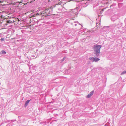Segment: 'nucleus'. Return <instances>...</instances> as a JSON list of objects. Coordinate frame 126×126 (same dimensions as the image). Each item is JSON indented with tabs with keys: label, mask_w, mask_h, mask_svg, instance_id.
<instances>
[{
	"label": "nucleus",
	"mask_w": 126,
	"mask_h": 126,
	"mask_svg": "<svg viewBox=\"0 0 126 126\" xmlns=\"http://www.w3.org/2000/svg\"><path fill=\"white\" fill-rule=\"evenodd\" d=\"M94 91H91L90 92V94H88L87 96V97L88 98H89L93 94V93H94Z\"/></svg>",
	"instance_id": "obj_4"
},
{
	"label": "nucleus",
	"mask_w": 126,
	"mask_h": 126,
	"mask_svg": "<svg viewBox=\"0 0 126 126\" xmlns=\"http://www.w3.org/2000/svg\"><path fill=\"white\" fill-rule=\"evenodd\" d=\"M35 0H34V1H35Z\"/></svg>",
	"instance_id": "obj_14"
},
{
	"label": "nucleus",
	"mask_w": 126,
	"mask_h": 126,
	"mask_svg": "<svg viewBox=\"0 0 126 126\" xmlns=\"http://www.w3.org/2000/svg\"><path fill=\"white\" fill-rule=\"evenodd\" d=\"M30 100H29L26 101L25 102V107H26L28 105V103H29V102L30 101Z\"/></svg>",
	"instance_id": "obj_5"
},
{
	"label": "nucleus",
	"mask_w": 126,
	"mask_h": 126,
	"mask_svg": "<svg viewBox=\"0 0 126 126\" xmlns=\"http://www.w3.org/2000/svg\"><path fill=\"white\" fill-rule=\"evenodd\" d=\"M99 60L100 59L98 58H94V61L96 62L97 61H99Z\"/></svg>",
	"instance_id": "obj_7"
},
{
	"label": "nucleus",
	"mask_w": 126,
	"mask_h": 126,
	"mask_svg": "<svg viewBox=\"0 0 126 126\" xmlns=\"http://www.w3.org/2000/svg\"><path fill=\"white\" fill-rule=\"evenodd\" d=\"M101 47L100 45H96L94 46L93 47V49L94 51V53L96 54V56L99 55L100 53V49Z\"/></svg>",
	"instance_id": "obj_1"
},
{
	"label": "nucleus",
	"mask_w": 126,
	"mask_h": 126,
	"mask_svg": "<svg viewBox=\"0 0 126 126\" xmlns=\"http://www.w3.org/2000/svg\"><path fill=\"white\" fill-rule=\"evenodd\" d=\"M65 57H64L63 58V59H62L63 60H63H64L65 59Z\"/></svg>",
	"instance_id": "obj_13"
},
{
	"label": "nucleus",
	"mask_w": 126,
	"mask_h": 126,
	"mask_svg": "<svg viewBox=\"0 0 126 126\" xmlns=\"http://www.w3.org/2000/svg\"><path fill=\"white\" fill-rule=\"evenodd\" d=\"M89 59L92 62H93L94 61V57H91L90 58H89Z\"/></svg>",
	"instance_id": "obj_6"
},
{
	"label": "nucleus",
	"mask_w": 126,
	"mask_h": 126,
	"mask_svg": "<svg viewBox=\"0 0 126 126\" xmlns=\"http://www.w3.org/2000/svg\"><path fill=\"white\" fill-rule=\"evenodd\" d=\"M17 19H18V20L19 21L21 20V19H19V18H17Z\"/></svg>",
	"instance_id": "obj_12"
},
{
	"label": "nucleus",
	"mask_w": 126,
	"mask_h": 126,
	"mask_svg": "<svg viewBox=\"0 0 126 126\" xmlns=\"http://www.w3.org/2000/svg\"><path fill=\"white\" fill-rule=\"evenodd\" d=\"M1 41H3L4 40V39L3 38H1Z\"/></svg>",
	"instance_id": "obj_11"
},
{
	"label": "nucleus",
	"mask_w": 126,
	"mask_h": 126,
	"mask_svg": "<svg viewBox=\"0 0 126 126\" xmlns=\"http://www.w3.org/2000/svg\"><path fill=\"white\" fill-rule=\"evenodd\" d=\"M40 15V13H37L36 15H33V17H35L37 15Z\"/></svg>",
	"instance_id": "obj_8"
},
{
	"label": "nucleus",
	"mask_w": 126,
	"mask_h": 126,
	"mask_svg": "<svg viewBox=\"0 0 126 126\" xmlns=\"http://www.w3.org/2000/svg\"><path fill=\"white\" fill-rule=\"evenodd\" d=\"M126 73V71H123L121 74V75L124 74Z\"/></svg>",
	"instance_id": "obj_10"
},
{
	"label": "nucleus",
	"mask_w": 126,
	"mask_h": 126,
	"mask_svg": "<svg viewBox=\"0 0 126 126\" xmlns=\"http://www.w3.org/2000/svg\"><path fill=\"white\" fill-rule=\"evenodd\" d=\"M14 18H12L10 20H8L7 21V23H13L14 22H15V21L14 20H13L12 19H14Z\"/></svg>",
	"instance_id": "obj_3"
},
{
	"label": "nucleus",
	"mask_w": 126,
	"mask_h": 126,
	"mask_svg": "<svg viewBox=\"0 0 126 126\" xmlns=\"http://www.w3.org/2000/svg\"><path fill=\"white\" fill-rule=\"evenodd\" d=\"M51 8H49L48 9H46L44 12H40V15L42 14H44V15H45V16H47V15H48L50 13V10H51Z\"/></svg>",
	"instance_id": "obj_2"
},
{
	"label": "nucleus",
	"mask_w": 126,
	"mask_h": 126,
	"mask_svg": "<svg viewBox=\"0 0 126 126\" xmlns=\"http://www.w3.org/2000/svg\"><path fill=\"white\" fill-rule=\"evenodd\" d=\"M6 52L4 50L2 51L1 52V54H6Z\"/></svg>",
	"instance_id": "obj_9"
}]
</instances>
